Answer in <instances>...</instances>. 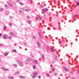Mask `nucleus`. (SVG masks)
Wrapping results in <instances>:
<instances>
[{
    "label": "nucleus",
    "instance_id": "1",
    "mask_svg": "<svg viewBox=\"0 0 79 79\" xmlns=\"http://www.w3.org/2000/svg\"><path fill=\"white\" fill-rule=\"evenodd\" d=\"M16 61L17 62L18 64H19V66H23V64H22V63L19 61V60H17Z\"/></svg>",
    "mask_w": 79,
    "mask_h": 79
},
{
    "label": "nucleus",
    "instance_id": "2",
    "mask_svg": "<svg viewBox=\"0 0 79 79\" xmlns=\"http://www.w3.org/2000/svg\"><path fill=\"white\" fill-rule=\"evenodd\" d=\"M42 10V11H44L45 13H47V11H48V9L46 8V9H43Z\"/></svg>",
    "mask_w": 79,
    "mask_h": 79
},
{
    "label": "nucleus",
    "instance_id": "3",
    "mask_svg": "<svg viewBox=\"0 0 79 79\" xmlns=\"http://www.w3.org/2000/svg\"><path fill=\"white\" fill-rule=\"evenodd\" d=\"M7 37H8V35H4L3 36V37L4 39H7Z\"/></svg>",
    "mask_w": 79,
    "mask_h": 79
},
{
    "label": "nucleus",
    "instance_id": "4",
    "mask_svg": "<svg viewBox=\"0 0 79 79\" xmlns=\"http://www.w3.org/2000/svg\"><path fill=\"white\" fill-rule=\"evenodd\" d=\"M7 4H8V5H9V6H10V7H12V6H13V5L10 3V2H7Z\"/></svg>",
    "mask_w": 79,
    "mask_h": 79
},
{
    "label": "nucleus",
    "instance_id": "5",
    "mask_svg": "<svg viewBox=\"0 0 79 79\" xmlns=\"http://www.w3.org/2000/svg\"><path fill=\"white\" fill-rule=\"evenodd\" d=\"M63 69L65 70L66 71L68 72L69 71V70L68 69V68H67L66 67H64Z\"/></svg>",
    "mask_w": 79,
    "mask_h": 79
},
{
    "label": "nucleus",
    "instance_id": "6",
    "mask_svg": "<svg viewBox=\"0 0 79 79\" xmlns=\"http://www.w3.org/2000/svg\"><path fill=\"white\" fill-rule=\"evenodd\" d=\"M30 60H31L32 61V60H33L32 59H31L29 58H28L27 59V61H30Z\"/></svg>",
    "mask_w": 79,
    "mask_h": 79
},
{
    "label": "nucleus",
    "instance_id": "7",
    "mask_svg": "<svg viewBox=\"0 0 79 79\" xmlns=\"http://www.w3.org/2000/svg\"><path fill=\"white\" fill-rule=\"evenodd\" d=\"M33 75L36 76L37 75V74H38V73H37V72H33Z\"/></svg>",
    "mask_w": 79,
    "mask_h": 79
},
{
    "label": "nucleus",
    "instance_id": "8",
    "mask_svg": "<svg viewBox=\"0 0 79 79\" xmlns=\"http://www.w3.org/2000/svg\"><path fill=\"white\" fill-rule=\"evenodd\" d=\"M5 8H6V9H8V8H9V7L8 6V5L6 4L5 5Z\"/></svg>",
    "mask_w": 79,
    "mask_h": 79
},
{
    "label": "nucleus",
    "instance_id": "9",
    "mask_svg": "<svg viewBox=\"0 0 79 79\" xmlns=\"http://www.w3.org/2000/svg\"><path fill=\"white\" fill-rule=\"evenodd\" d=\"M19 78H20V79H25V77L21 76L19 77Z\"/></svg>",
    "mask_w": 79,
    "mask_h": 79
},
{
    "label": "nucleus",
    "instance_id": "10",
    "mask_svg": "<svg viewBox=\"0 0 79 79\" xmlns=\"http://www.w3.org/2000/svg\"><path fill=\"white\" fill-rule=\"evenodd\" d=\"M20 73V72H19V71L17 72H16V73H14V75H16V74H19Z\"/></svg>",
    "mask_w": 79,
    "mask_h": 79
},
{
    "label": "nucleus",
    "instance_id": "11",
    "mask_svg": "<svg viewBox=\"0 0 79 79\" xmlns=\"http://www.w3.org/2000/svg\"><path fill=\"white\" fill-rule=\"evenodd\" d=\"M33 62L34 63H36V64H37V63H38V61L37 60H34L33 61Z\"/></svg>",
    "mask_w": 79,
    "mask_h": 79
},
{
    "label": "nucleus",
    "instance_id": "12",
    "mask_svg": "<svg viewBox=\"0 0 79 79\" xmlns=\"http://www.w3.org/2000/svg\"><path fill=\"white\" fill-rule=\"evenodd\" d=\"M2 70L3 71H8V69H5L4 68L2 67Z\"/></svg>",
    "mask_w": 79,
    "mask_h": 79
},
{
    "label": "nucleus",
    "instance_id": "13",
    "mask_svg": "<svg viewBox=\"0 0 79 79\" xmlns=\"http://www.w3.org/2000/svg\"><path fill=\"white\" fill-rule=\"evenodd\" d=\"M37 16L38 17L40 20H41V19H42V18L40 16H39V15H37Z\"/></svg>",
    "mask_w": 79,
    "mask_h": 79
},
{
    "label": "nucleus",
    "instance_id": "14",
    "mask_svg": "<svg viewBox=\"0 0 79 79\" xmlns=\"http://www.w3.org/2000/svg\"><path fill=\"white\" fill-rule=\"evenodd\" d=\"M10 35H15V33L12 32L10 33Z\"/></svg>",
    "mask_w": 79,
    "mask_h": 79
},
{
    "label": "nucleus",
    "instance_id": "15",
    "mask_svg": "<svg viewBox=\"0 0 79 79\" xmlns=\"http://www.w3.org/2000/svg\"><path fill=\"white\" fill-rule=\"evenodd\" d=\"M39 37L40 38H41V35H40V34L39 33V32H38Z\"/></svg>",
    "mask_w": 79,
    "mask_h": 79
},
{
    "label": "nucleus",
    "instance_id": "16",
    "mask_svg": "<svg viewBox=\"0 0 79 79\" xmlns=\"http://www.w3.org/2000/svg\"><path fill=\"white\" fill-rule=\"evenodd\" d=\"M8 54V53H5L4 55L5 56H7Z\"/></svg>",
    "mask_w": 79,
    "mask_h": 79
},
{
    "label": "nucleus",
    "instance_id": "17",
    "mask_svg": "<svg viewBox=\"0 0 79 79\" xmlns=\"http://www.w3.org/2000/svg\"><path fill=\"white\" fill-rule=\"evenodd\" d=\"M37 44L38 45V47H40L39 45H40V43H39V42H37Z\"/></svg>",
    "mask_w": 79,
    "mask_h": 79
},
{
    "label": "nucleus",
    "instance_id": "18",
    "mask_svg": "<svg viewBox=\"0 0 79 79\" xmlns=\"http://www.w3.org/2000/svg\"><path fill=\"white\" fill-rule=\"evenodd\" d=\"M3 11V8H2L0 9V11Z\"/></svg>",
    "mask_w": 79,
    "mask_h": 79
},
{
    "label": "nucleus",
    "instance_id": "19",
    "mask_svg": "<svg viewBox=\"0 0 79 79\" xmlns=\"http://www.w3.org/2000/svg\"><path fill=\"white\" fill-rule=\"evenodd\" d=\"M19 4H20V5H24V3H22L21 2H19Z\"/></svg>",
    "mask_w": 79,
    "mask_h": 79
},
{
    "label": "nucleus",
    "instance_id": "20",
    "mask_svg": "<svg viewBox=\"0 0 79 79\" xmlns=\"http://www.w3.org/2000/svg\"><path fill=\"white\" fill-rule=\"evenodd\" d=\"M46 76H47V77H49L50 76V74H49V73H47Z\"/></svg>",
    "mask_w": 79,
    "mask_h": 79
},
{
    "label": "nucleus",
    "instance_id": "21",
    "mask_svg": "<svg viewBox=\"0 0 79 79\" xmlns=\"http://www.w3.org/2000/svg\"><path fill=\"white\" fill-rule=\"evenodd\" d=\"M32 38L34 39H36V37H35L34 36H32Z\"/></svg>",
    "mask_w": 79,
    "mask_h": 79
},
{
    "label": "nucleus",
    "instance_id": "22",
    "mask_svg": "<svg viewBox=\"0 0 79 79\" xmlns=\"http://www.w3.org/2000/svg\"><path fill=\"white\" fill-rule=\"evenodd\" d=\"M76 16H78V15H74L73 16L72 18H76Z\"/></svg>",
    "mask_w": 79,
    "mask_h": 79
},
{
    "label": "nucleus",
    "instance_id": "23",
    "mask_svg": "<svg viewBox=\"0 0 79 79\" xmlns=\"http://www.w3.org/2000/svg\"><path fill=\"white\" fill-rule=\"evenodd\" d=\"M40 7L41 8H44V6H43L42 5H41L40 6Z\"/></svg>",
    "mask_w": 79,
    "mask_h": 79
},
{
    "label": "nucleus",
    "instance_id": "24",
    "mask_svg": "<svg viewBox=\"0 0 79 79\" xmlns=\"http://www.w3.org/2000/svg\"><path fill=\"white\" fill-rule=\"evenodd\" d=\"M53 48H54V47H52L51 48V51H52V52H53Z\"/></svg>",
    "mask_w": 79,
    "mask_h": 79
},
{
    "label": "nucleus",
    "instance_id": "25",
    "mask_svg": "<svg viewBox=\"0 0 79 79\" xmlns=\"http://www.w3.org/2000/svg\"><path fill=\"white\" fill-rule=\"evenodd\" d=\"M26 11H29L30 10L29 9H25Z\"/></svg>",
    "mask_w": 79,
    "mask_h": 79
},
{
    "label": "nucleus",
    "instance_id": "26",
    "mask_svg": "<svg viewBox=\"0 0 79 79\" xmlns=\"http://www.w3.org/2000/svg\"><path fill=\"white\" fill-rule=\"evenodd\" d=\"M33 69H35V65H34L33 66Z\"/></svg>",
    "mask_w": 79,
    "mask_h": 79
},
{
    "label": "nucleus",
    "instance_id": "27",
    "mask_svg": "<svg viewBox=\"0 0 79 79\" xmlns=\"http://www.w3.org/2000/svg\"><path fill=\"white\" fill-rule=\"evenodd\" d=\"M9 25L10 26H12V24L11 23H9Z\"/></svg>",
    "mask_w": 79,
    "mask_h": 79
},
{
    "label": "nucleus",
    "instance_id": "28",
    "mask_svg": "<svg viewBox=\"0 0 79 79\" xmlns=\"http://www.w3.org/2000/svg\"><path fill=\"white\" fill-rule=\"evenodd\" d=\"M11 38H12V37L11 36H10L8 37V39H11Z\"/></svg>",
    "mask_w": 79,
    "mask_h": 79
},
{
    "label": "nucleus",
    "instance_id": "29",
    "mask_svg": "<svg viewBox=\"0 0 79 79\" xmlns=\"http://www.w3.org/2000/svg\"><path fill=\"white\" fill-rule=\"evenodd\" d=\"M3 29H4V30H5L6 29V26H5V25L4 26Z\"/></svg>",
    "mask_w": 79,
    "mask_h": 79
},
{
    "label": "nucleus",
    "instance_id": "30",
    "mask_svg": "<svg viewBox=\"0 0 79 79\" xmlns=\"http://www.w3.org/2000/svg\"><path fill=\"white\" fill-rule=\"evenodd\" d=\"M14 77H12V76H11V79H14Z\"/></svg>",
    "mask_w": 79,
    "mask_h": 79
},
{
    "label": "nucleus",
    "instance_id": "31",
    "mask_svg": "<svg viewBox=\"0 0 79 79\" xmlns=\"http://www.w3.org/2000/svg\"><path fill=\"white\" fill-rule=\"evenodd\" d=\"M42 58L43 59H44V55H42Z\"/></svg>",
    "mask_w": 79,
    "mask_h": 79
},
{
    "label": "nucleus",
    "instance_id": "32",
    "mask_svg": "<svg viewBox=\"0 0 79 79\" xmlns=\"http://www.w3.org/2000/svg\"><path fill=\"white\" fill-rule=\"evenodd\" d=\"M14 66L15 67H17V65L16 64H14Z\"/></svg>",
    "mask_w": 79,
    "mask_h": 79
},
{
    "label": "nucleus",
    "instance_id": "33",
    "mask_svg": "<svg viewBox=\"0 0 79 79\" xmlns=\"http://www.w3.org/2000/svg\"><path fill=\"white\" fill-rule=\"evenodd\" d=\"M27 19H29V18H30L29 16H27Z\"/></svg>",
    "mask_w": 79,
    "mask_h": 79
},
{
    "label": "nucleus",
    "instance_id": "34",
    "mask_svg": "<svg viewBox=\"0 0 79 79\" xmlns=\"http://www.w3.org/2000/svg\"><path fill=\"white\" fill-rule=\"evenodd\" d=\"M13 51L14 52H15V53L16 52V50H13Z\"/></svg>",
    "mask_w": 79,
    "mask_h": 79
},
{
    "label": "nucleus",
    "instance_id": "35",
    "mask_svg": "<svg viewBox=\"0 0 79 79\" xmlns=\"http://www.w3.org/2000/svg\"><path fill=\"white\" fill-rule=\"evenodd\" d=\"M28 23H29V24H31V21H28Z\"/></svg>",
    "mask_w": 79,
    "mask_h": 79
},
{
    "label": "nucleus",
    "instance_id": "36",
    "mask_svg": "<svg viewBox=\"0 0 79 79\" xmlns=\"http://www.w3.org/2000/svg\"><path fill=\"white\" fill-rule=\"evenodd\" d=\"M19 12H20V13H23V12L21 11V10H19Z\"/></svg>",
    "mask_w": 79,
    "mask_h": 79
},
{
    "label": "nucleus",
    "instance_id": "37",
    "mask_svg": "<svg viewBox=\"0 0 79 79\" xmlns=\"http://www.w3.org/2000/svg\"><path fill=\"white\" fill-rule=\"evenodd\" d=\"M77 5H79V2H77Z\"/></svg>",
    "mask_w": 79,
    "mask_h": 79
},
{
    "label": "nucleus",
    "instance_id": "38",
    "mask_svg": "<svg viewBox=\"0 0 79 79\" xmlns=\"http://www.w3.org/2000/svg\"><path fill=\"white\" fill-rule=\"evenodd\" d=\"M20 9H21L22 10H24V8H20Z\"/></svg>",
    "mask_w": 79,
    "mask_h": 79
},
{
    "label": "nucleus",
    "instance_id": "39",
    "mask_svg": "<svg viewBox=\"0 0 79 79\" xmlns=\"http://www.w3.org/2000/svg\"><path fill=\"white\" fill-rule=\"evenodd\" d=\"M3 44H0V46H3Z\"/></svg>",
    "mask_w": 79,
    "mask_h": 79
},
{
    "label": "nucleus",
    "instance_id": "40",
    "mask_svg": "<svg viewBox=\"0 0 79 79\" xmlns=\"http://www.w3.org/2000/svg\"><path fill=\"white\" fill-rule=\"evenodd\" d=\"M8 79H11V77H8Z\"/></svg>",
    "mask_w": 79,
    "mask_h": 79
},
{
    "label": "nucleus",
    "instance_id": "41",
    "mask_svg": "<svg viewBox=\"0 0 79 79\" xmlns=\"http://www.w3.org/2000/svg\"><path fill=\"white\" fill-rule=\"evenodd\" d=\"M36 77V76H32V78H35V77Z\"/></svg>",
    "mask_w": 79,
    "mask_h": 79
},
{
    "label": "nucleus",
    "instance_id": "42",
    "mask_svg": "<svg viewBox=\"0 0 79 79\" xmlns=\"http://www.w3.org/2000/svg\"><path fill=\"white\" fill-rule=\"evenodd\" d=\"M38 78L40 79V78H41V77L40 76H38Z\"/></svg>",
    "mask_w": 79,
    "mask_h": 79
},
{
    "label": "nucleus",
    "instance_id": "43",
    "mask_svg": "<svg viewBox=\"0 0 79 79\" xmlns=\"http://www.w3.org/2000/svg\"><path fill=\"white\" fill-rule=\"evenodd\" d=\"M0 36L1 37H2V34L1 33H0Z\"/></svg>",
    "mask_w": 79,
    "mask_h": 79
},
{
    "label": "nucleus",
    "instance_id": "44",
    "mask_svg": "<svg viewBox=\"0 0 79 79\" xmlns=\"http://www.w3.org/2000/svg\"><path fill=\"white\" fill-rule=\"evenodd\" d=\"M51 14L52 13L51 12L49 13V15H51Z\"/></svg>",
    "mask_w": 79,
    "mask_h": 79
},
{
    "label": "nucleus",
    "instance_id": "45",
    "mask_svg": "<svg viewBox=\"0 0 79 79\" xmlns=\"http://www.w3.org/2000/svg\"><path fill=\"white\" fill-rule=\"evenodd\" d=\"M31 56H32V58H34V56H33L32 54H31Z\"/></svg>",
    "mask_w": 79,
    "mask_h": 79
},
{
    "label": "nucleus",
    "instance_id": "46",
    "mask_svg": "<svg viewBox=\"0 0 79 79\" xmlns=\"http://www.w3.org/2000/svg\"><path fill=\"white\" fill-rule=\"evenodd\" d=\"M27 44L26 43H25L24 44V45L26 46V45H27Z\"/></svg>",
    "mask_w": 79,
    "mask_h": 79
},
{
    "label": "nucleus",
    "instance_id": "47",
    "mask_svg": "<svg viewBox=\"0 0 79 79\" xmlns=\"http://www.w3.org/2000/svg\"><path fill=\"white\" fill-rule=\"evenodd\" d=\"M52 70L53 71H54V69H52Z\"/></svg>",
    "mask_w": 79,
    "mask_h": 79
},
{
    "label": "nucleus",
    "instance_id": "48",
    "mask_svg": "<svg viewBox=\"0 0 79 79\" xmlns=\"http://www.w3.org/2000/svg\"><path fill=\"white\" fill-rule=\"evenodd\" d=\"M57 74V73H56L55 74V76H56V75Z\"/></svg>",
    "mask_w": 79,
    "mask_h": 79
},
{
    "label": "nucleus",
    "instance_id": "49",
    "mask_svg": "<svg viewBox=\"0 0 79 79\" xmlns=\"http://www.w3.org/2000/svg\"><path fill=\"white\" fill-rule=\"evenodd\" d=\"M10 18L11 19V18H12V16H10Z\"/></svg>",
    "mask_w": 79,
    "mask_h": 79
},
{
    "label": "nucleus",
    "instance_id": "50",
    "mask_svg": "<svg viewBox=\"0 0 79 79\" xmlns=\"http://www.w3.org/2000/svg\"><path fill=\"white\" fill-rule=\"evenodd\" d=\"M32 0H30V2L31 3H32Z\"/></svg>",
    "mask_w": 79,
    "mask_h": 79
},
{
    "label": "nucleus",
    "instance_id": "51",
    "mask_svg": "<svg viewBox=\"0 0 79 79\" xmlns=\"http://www.w3.org/2000/svg\"><path fill=\"white\" fill-rule=\"evenodd\" d=\"M48 30H50V28L49 27V28H48Z\"/></svg>",
    "mask_w": 79,
    "mask_h": 79
},
{
    "label": "nucleus",
    "instance_id": "52",
    "mask_svg": "<svg viewBox=\"0 0 79 79\" xmlns=\"http://www.w3.org/2000/svg\"><path fill=\"white\" fill-rule=\"evenodd\" d=\"M53 28L54 29V30H55L56 29L54 27H53Z\"/></svg>",
    "mask_w": 79,
    "mask_h": 79
},
{
    "label": "nucleus",
    "instance_id": "53",
    "mask_svg": "<svg viewBox=\"0 0 79 79\" xmlns=\"http://www.w3.org/2000/svg\"><path fill=\"white\" fill-rule=\"evenodd\" d=\"M62 41H63V42H64V40H63Z\"/></svg>",
    "mask_w": 79,
    "mask_h": 79
},
{
    "label": "nucleus",
    "instance_id": "54",
    "mask_svg": "<svg viewBox=\"0 0 79 79\" xmlns=\"http://www.w3.org/2000/svg\"><path fill=\"white\" fill-rule=\"evenodd\" d=\"M78 74H79V71H78Z\"/></svg>",
    "mask_w": 79,
    "mask_h": 79
},
{
    "label": "nucleus",
    "instance_id": "55",
    "mask_svg": "<svg viewBox=\"0 0 79 79\" xmlns=\"http://www.w3.org/2000/svg\"><path fill=\"white\" fill-rule=\"evenodd\" d=\"M42 4L44 3V2H42Z\"/></svg>",
    "mask_w": 79,
    "mask_h": 79
},
{
    "label": "nucleus",
    "instance_id": "56",
    "mask_svg": "<svg viewBox=\"0 0 79 79\" xmlns=\"http://www.w3.org/2000/svg\"><path fill=\"white\" fill-rule=\"evenodd\" d=\"M67 45H65L66 47H67Z\"/></svg>",
    "mask_w": 79,
    "mask_h": 79
},
{
    "label": "nucleus",
    "instance_id": "57",
    "mask_svg": "<svg viewBox=\"0 0 79 79\" xmlns=\"http://www.w3.org/2000/svg\"><path fill=\"white\" fill-rule=\"evenodd\" d=\"M25 50H27V49H25Z\"/></svg>",
    "mask_w": 79,
    "mask_h": 79
},
{
    "label": "nucleus",
    "instance_id": "58",
    "mask_svg": "<svg viewBox=\"0 0 79 79\" xmlns=\"http://www.w3.org/2000/svg\"><path fill=\"white\" fill-rule=\"evenodd\" d=\"M69 22L70 23L71 22V20L69 21Z\"/></svg>",
    "mask_w": 79,
    "mask_h": 79
},
{
    "label": "nucleus",
    "instance_id": "59",
    "mask_svg": "<svg viewBox=\"0 0 79 79\" xmlns=\"http://www.w3.org/2000/svg\"><path fill=\"white\" fill-rule=\"evenodd\" d=\"M69 58H71V57L69 56Z\"/></svg>",
    "mask_w": 79,
    "mask_h": 79
},
{
    "label": "nucleus",
    "instance_id": "60",
    "mask_svg": "<svg viewBox=\"0 0 79 79\" xmlns=\"http://www.w3.org/2000/svg\"><path fill=\"white\" fill-rule=\"evenodd\" d=\"M59 43L60 44V43H61V42H60Z\"/></svg>",
    "mask_w": 79,
    "mask_h": 79
},
{
    "label": "nucleus",
    "instance_id": "61",
    "mask_svg": "<svg viewBox=\"0 0 79 79\" xmlns=\"http://www.w3.org/2000/svg\"><path fill=\"white\" fill-rule=\"evenodd\" d=\"M38 5H39L40 4V3H38Z\"/></svg>",
    "mask_w": 79,
    "mask_h": 79
},
{
    "label": "nucleus",
    "instance_id": "62",
    "mask_svg": "<svg viewBox=\"0 0 79 79\" xmlns=\"http://www.w3.org/2000/svg\"><path fill=\"white\" fill-rule=\"evenodd\" d=\"M66 78H67V79H68V77H66Z\"/></svg>",
    "mask_w": 79,
    "mask_h": 79
},
{
    "label": "nucleus",
    "instance_id": "63",
    "mask_svg": "<svg viewBox=\"0 0 79 79\" xmlns=\"http://www.w3.org/2000/svg\"><path fill=\"white\" fill-rule=\"evenodd\" d=\"M65 20H66V19L65 18Z\"/></svg>",
    "mask_w": 79,
    "mask_h": 79
},
{
    "label": "nucleus",
    "instance_id": "64",
    "mask_svg": "<svg viewBox=\"0 0 79 79\" xmlns=\"http://www.w3.org/2000/svg\"><path fill=\"white\" fill-rule=\"evenodd\" d=\"M59 52H60V50H59Z\"/></svg>",
    "mask_w": 79,
    "mask_h": 79
}]
</instances>
